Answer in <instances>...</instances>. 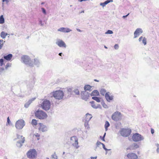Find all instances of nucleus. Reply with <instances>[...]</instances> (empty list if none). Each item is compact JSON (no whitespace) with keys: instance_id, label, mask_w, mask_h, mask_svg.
<instances>
[{"instance_id":"obj_32","label":"nucleus","mask_w":159,"mask_h":159,"mask_svg":"<svg viewBox=\"0 0 159 159\" xmlns=\"http://www.w3.org/2000/svg\"><path fill=\"white\" fill-rule=\"evenodd\" d=\"M106 92V90L104 89H102L100 91V94L103 96H104Z\"/></svg>"},{"instance_id":"obj_23","label":"nucleus","mask_w":159,"mask_h":159,"mask_svg":"<svg viewBox=\"0 0 159 159\" xmlns=\"http://www.w3.org/2000/svg\"><path fill=\"white\" fill-rule=\"evenodd\" d=\"M35 99V98H33L30 100L25 104V107L26 108H28L29 107L30 104L32 103V101H34Z\"/></svg>"},{"instance_id":"obj_60","label":"nucleus","mask_w":159,"mask_h":159,"mask_svg":"<svg viewBox=\"0 0 159 159\" xmlns=\"http://www.w3.org/2000/svg\"><path fill=\"white\" fill-rule=\"evenodd\" d=\"M106 133H105L103 136L102 137V139H104L105 138V135H106Z\"/></svg>"},{"instance_id":"obj_4","label":"nucleus","mask_w":159,"mask_h":159,"mask_svg":"<svg viewBox=\"0 0 159 159\" xmlns=\"http://www.w3.org/2000/svg\"><path fill=\"white\" fill-rule=\"evenodd\" d=\"M27 157L30 159H34L36 157L37 152L34 149H31L26 153Z\"/></svg>"},{"instance_id":"obj_56","label":"nucleus","mask_w":159,"mask_h":159,"mask_svg":"<svg viewBox=\"0 0 159 159\" xmlns=\"http://www.w3.org/2000/svg\"><path fill=\"white\" fill-rule=\"evenodd\" d=\"M129 13L127 15H126L125 16H123L122 17V18H126L129 15Z\"/></svg>"},{"instance_id":"obj_20","label":"nucleus","mask_w":159,"mask_h":159,"mask_svg":"<svg viewBox=\"0 0 159 159\" xmlns=\"http://www.w3.org/2000/svg\"><path fill=\"white\" fill-rule=\"evenodd\" d=\"M12 57L13 55L11 54H9L7 55H4L3 57V58L6 60L9 61L11 60Z\"/></svg>"},{"instance_id":"obj_8","label":"nucleus","mask_w":159,"mask_h":159,"mask_svg":"<svg viewBox=\"0 0 159 159\" xmlns=\"http://www.w3.org/2000/svg\"><path fill=\"white\" fill-rule=\"evenodd\" d=\"M51 103L49 101L47 100H44L41 104L42 108L45 111L49 110L50 107Z\"/></svg>"},{"instance_id":"obj_34","label":"nucleus","mask_w":159,"mask_h":159,"mask_svg":"<svg viewBox=\"0 0 159 159\" xmlns=\"http://www.w3.org/2000/svg\"><path fill=\"white\" fill-rule=\"evenodd\" d=\"M0 36L2 39H4L6 37V35H5V33L4 31H2L0 34Z\"/></svg>"},{"instance_id":"obj_53","label":"nucleus","mask_w":159,"mask_h":159,"mask_svg":"<svg viewBox=\"0 0 159 159\" xmlns=\"http://www.w3.org/2000/svg\"><path fill=\"white\" fill-rule=\"evenodd\" d=\"M34 135L35 136V137H40V134L37 133H35V134H34Z\"/></svg>"},{"instance_id":"obj_9","label":"nucleus","mask_w":159,"mask_h":159,"mask_svg":"<svg viewBox=\"0 0 159 159\" xmlns=\"http://www.w3.org/2000/svg\"><path fill=\"white\" fill-rule=\"evenodd\" d=\"M132 139L134 142H139L144 139V137L139 133H136L133 134L132 136Z\"/></svg>"},{"instance_id":"obj_48","label":"nucleus","mask_w":159,"mask_h":159,"mask_svg":"<svg viewBox=\"0 0 159 159\" xmlns=\"http://www.w3.org/2000/svg\"><path fill=\"white\" fill-rule=\"evenodd\" d=\"M102 144H103V143H101V142H100L99 141H98L97 142V143H96V144H97V146L98 147H99V145H102Z\"/></svg>"},{"instance_id":"obj_33","label":"nucleus","mask_w":159,"mask_h":159,"mask_svg":"<svg viewBox=\"0 0 159 159\" xmlns=\"http://www.w3.org/2000/svg\"><path fill=\"white\" fill-rule=\"evenodd\" d=\"M72 92L74 93L76 95H79L80 94L79 90L77 89H74L72 91Z\"/></svg>"},{"instance_id":"obj_27","label":"nucleus","mask_w":159,"mask_h":159,"mask_svg":"<svg viewBox=\"0 0 159 159\" xmlns=\"http://www.w3.org/2000/svg\"><path fill=\"white\" fill-rule=\"evenodd\" d=\"M94 102L93 101L90 102V103H91V106L93 108L95 109H97L100 106V105H96L94 104Z\"/></svg>"},{"instance_id":"obj_18","label":"nucleus","mask_w":159,"mask_h":159,"mask_svg":"<svg viewBox=\"0 0 159 159\" xmlns=\"http://www.w3.org/2000/svg\"><path fill=\"white\" fill-rule=\"evenodd\" d=\"M127 156L129 159H138L137 155L134 153H129L127 155Z\"/></svg>"},{"instance_id":"obj_44","label":"nucleus","mask_w":159,"mask_h":159,"mask_svg":"<svg viewBox=\"0 0 159 159\" xmlns=\"http://www.w3.org/2000/svg\"><path fill=\"white\" fill-rule=\"evenodd\" d=\"M41 9L43 14L44 15H46L47 14V12L45 9L43 7H42Z\"/></svg>"},{"instance_id":"obj_51","label":"nucleus","mask_w":159,"mask_h":159,"mask_svg":"<svg viewBox=\"0 0 159 159\" xmlns=\"http://www.w3.org/2000/svg\"><path fill=\"white\" fill-rule=\"evenodd\" d=\"M119 45L117 44H116L114 46V48L116 49H118L119 48Z\"/></svg>"},{"instance_id":"obj_64","label":"nucleus","mask_w":159,"mask_h":159,"mask_svg":"<svg viewBox=\"0 0 159 159\" xmlns=\"http://www.w3.org/2000/svg\"><path fill=\"white\" fill-rule=\"evenodd\" d=\"M94 81H96V82H99V80H96V79H95V80H94Z\"/></svg>"},{"instance_id":"obj_52","label":"nucleus","mask_w":159,"mask_h":159,"mask_svg":"<svg viewBox=\"0 0 159 159\" xmlns=\"http://www.w3.org/2000/svg\"><path fill=\"white\" fill-rule=\"evenodd\" d=\"M52 158H54L55 159H57V156H55V154L52 155L51 156Z\"/></svg>"},{"instance_id":"obj_58","label":"nucleus","mask_w":159,"mask_h":159,"mask_svg":"<svg viewBox=\"0 0 159 159\" xmlns=\"http://www.w3.org/2000/svg\"><path fill=\"white\" fill-rule=\"evenodd\" d=\"M5 69L4 68H0V72H2Z\"/></svg>"},{"instance_id":"obj_3","label":"nucleus","mask_w":159,"mask_h":159,"mask_svg":"<svg viewBox=\"0 0 159 159\" xmlns=\"http://www.w3.org/2000/svg\"><path fill=\"white\" fill-rule=\"evenodd\" d=\"M16 138L14 139V140H16L17 139H21V140H19L17 142L16 145L19 148H21L23 145V144L25 142V138L22 135H21L18 134H16Z\"/></svg>"},{"instance_id":"obj_59","label":"nucleus","mask_w":159,"mask_h":159,"mask_svg":"<svg viewBox=\"0 0 159 159\" xmlns=\"http://www.w3.org/2000/svg\"><path fill=\"white\" fill-rule=\"evenodd\" d=\"M91 159H97V157H90Z\"/></svg>"},{"instance_id":"obj_54","label":"nucleus","mask_w":159,"mask_h":159,"mask_svg":"<svg viewBox=\"0 0 159 159\" xmlns=\"http://www.w3.org/2000/svg\"><path fill=\"white\" fill-rule=\"evenodd\" d=\"M151 133L152 134H153L154 133V130L153 129H151Z\"/></svg>"},{"instance_id":"obj_24","label":"nucleus","mask_w":159,"mask_h":159,"mask_svg":"<svg viewBox=\"0 0 159 159\" xmlns=\"http://www.w3.org/2000/svg\"><path fill=\"white\" fill-rule=\"evenodd\" d=\"M92 86L89 84L85 85L84 87V91H90L92 90L91 89Z\"/></svg>"},{"instance_id":"obj_39","label":"nucleus","mask_w":159,"mask_h":159,"mask_svg":"<svg viewBox=\"0 0 159 159\" xmlns=\"http://www.w3.org/2000/svg\"><path fill=\"white\" fill-rule=\"evenodd\" d=\"M89 121H85L84 124V126L87 129L89 128Z\"/></svg>"},{"instance_id":"obj_38","label":"nucleus","mask_w":159,"mask_h":159,"mask_svg":"<svg viewBox=\"0 0 159 159\" xmlns=\"http://www.w3.org/2000/svg\"><path fill=\"white\" fill-rule=\"evenodd\" d=\"M12 125V123L11 122V121L9 117H8L7 118V125Z\"/></svg>"},{"instance_id":"obj_29","label":"nucleus","mask_w":159,"mask_h":159,"mask_svg":"<svg viewBox=\"0 0 159 159\" xmlns=\"http://www.w3.org/2000/svg\"><path fill=\"white\" fill-rule=\"evenodd\" d=\"M5 22L4 18L3 15H2L0 16V24H2Z\"/></svg>"},{"instance_id":"obj_15","label":"nucleus","mask_w":159,"mask_h":159,"mask_svg":"<svg viewBox=\"0 0 159 159\" xmlns=\"http://www.w3.org/2000/svg\"><path fill=\"white\" fill-rule=\"evenodd\" d=\"M139 147V145L136 143H134L131 145L127 148L126 149L128 150L130 149L131 150H135L137 148H138Z\"/></svg>"},{"instance_id":"obj_35","label":"nucleus","mask_w":159,"mask_h":159,"mask_svg":"<svg viewBox=\"0 0 159 159\" xmlns=\"http://www.w3.org/2000/svg\"><path fill=\"white\" fill-rule=\"evenodd\" d=\"M5 41L2 39H0V50L3 47L4 43H5Z\"/></svg>"},{"instance_id":"obj_42","label":"nucleus","mask_w":159,"mask_h":159,"mask_svg":"<svg viewBox=\"0 0 159 159\" xmlns=\"http://www.w3.org/2000/svg\"><path fill=\"white\" fill-rule=\"evenodd\" d=\"M55 91H53L52 92L50 93L48 95V96L50 97H54V98L55 96Z\"/></svg>"},{"instance_id":"obj_5","label":"nucleus","mask_w":159,"mask_h":159,"mask_svg":"<svg viewBox=\"0 0 159 159\" xmlns=\"http://www.w3.org/2000/svg\"><path fill=\"white\" fill-rule=\"evenodd\" d=\"M70 143L75 148L77 149L79 147L78 145V139L76 136H73L70 138Z\"/></svg>"},{"instance_id":"obj_40","label":"nucleus","mask_w":159,"mask_h":159,"mask_svg":"<svg viewBox=\"0 0 159 159\" xmlns=\"http://www.w3.org/2000/svg\"><path fill=\"white\" fill-rule=\"evenodd\" d=\"M142 43L144 45H146L147 44V39L145 37H143L142 40Z\"/></svg>"},{"instance_id":"obj_46","label":"nucleus","mask_w":159,"mask_h":159,"mask_svg":"<svg viewBox=\"0 0 159 159\" xmlns=\"http://www.w3.org/2000/svg\"><path fill=\"white\" fill-rule=\"evenodd\" d=\"M113 33V32L112 30H108L106 33V34H111Z\"/></svg>"},{"instance_id":"obj_21","label":"nucleus","mask_w":159,"mask_h":159,"mask_svg":"<svg viewBox=\"0 0 159 159\" xmlns=\"http://www.w3.org/2000/svg\"><path fill=\"white\" fill-rule=\"evenodd\" d=\"M58 31H60L63 33H68L70 32V29L66 28L61 27L57 30Z\"/></svg>"},{"instance_id":"obj_43","label":"nucleus","mask_w":159,"mask_h":159,"mask_svg":"<svg viewBox=\"0 0 159 159\" xmlns=\"http://www.w3.org/2000/svg\"><path fill=\"white\" fill-rule=\"evenodd\" d=\"M4 64V60L3 58H1L0 59V66H2Z\"/></svg>"},{"instance_id":"obj_7","label":"nucleus","mask_w":159,"mask_h":159,"mask_svg":"<svg viewBox=\"0 0 159 159\" xmlns=\"http://www.w3.org/2000/svg\"><path fill=\"white\" fill-rule=\"evenodd\" d=\"M25 122L22 119L19 120L15 123V126L16 129H22L25 125Z\"/></svg>"},{"instance_id":"obj_63","label":"nucleus","mask_w":159,"mask_h":159,"mask_svg":"<svg viewBox=\"0 0 159 159\" xmlns=\"http://www.w3.org/2000/svg\"><path fill=\"white\" fill-rule=\"evenodd\" d=\"M77 30L78 31H79V32H81V30L80 29H77Z\"/></svg>"},{"instance_id":"obj_13","label":"nucleus","mask_w":159,"mask_h":159,"mask_svg":"<svg viewBox=\"0 0 159 159\" xmlns=\"http://www.w3.org/2000/svg\"><path fill=\"white\" fill-rule=\"evenodd\" d=\"M34 83L33 82H29L27 83V94H30V93L32 89H33L34 87ZM26 91H25L26 92Z\"/></svg>"},{"instance_id":"obj_36","label":"nucleus","mask_w":159,"mask_h":159,"mask_svg":"<svg viewBox=\"0 0 159 159\" xmlns=\"http://www.w3.org/2000/svg\"><path fill=\"white\" fill-rule=\"evenodd\" d=\"M31 124L33 125H37V121L35 119H33L32 121Z\"/></svg>"},{"instance_id":"obj_28","label":"nucleus","mask_w":159,"mask_h":159,"mask_svg":"<svg viewBox=\"0 0 159 159\" xmlns=\"http://www.w3.org/2000/svg\"><path fill=\"white\" fill-rule=\"evenodd\" d=\"M34 64L37 67H39L40 64V62L39 60L36 58L34 59Z\"/></svg>"},{"instance_id":"obj_26","label":"nucleus","mask_w":159,"mask_h":159,"mask_svg":"<svg viewBox=\"0 0 159 159\" xmlns=\"http://www.w3.org/2000/svg\"><path fill=\"white\" fill-rule=\"evenodd\" d=\"M90 95L91 96H98L99 95V93L98 90H94L91 93H90Z\"/></svg>"},{"instance_id":"obj_57","label":"nucleus","mask_w":159,"mask_h":159,"mask_svg":"<svg viewBox=\"0 0 159 159\" xmlns=\"http://www.w3.org/2000/svg\"><path fill=\"white\" fill-rule=\"evenodd\" d=\"M143 38L142 36L140 37L139 39V41L140 42L141 41H142V39L143 40Z\"/></svg>"},{"instance_id":"obj_31","label":"nucleus","mask_w":159,"mask_h":159,"mask_svg":"<svg viewBox=\"0 0 159 159\" xmlns=\"http://www.w3.org/2000/svg\"><path fill=\"white\" fill-rule=\"evenodd\" d=\"M92 99L94 100H95L98 102H100V98L99 97L96 96H94L92 97Z\"/></svg>"},{"instance_id":"obj_12","label":"nucleus","mask_w":159,"mask_h":159,"mask_svg":"<svg viewBox=\"0 0 159 159\" xmlns=\"http://www.w3.org/2000/svg\"><path fill=\"white\" fill-rule=\"evenodd\" d=\"M80 94L82 99L86 101H87L89 99L90 95L89 93L84 91H82Z\"/></svg>"},{"instance_id":"obj_16","label":"nucleus","mask_w":159,"mask_h":159,"mask_svg":"<svg viewBox=\"0 0 159 159\" xmlns=\"http://www.w3.org/2000/svg\"><path fill=\"white\" fill-rule=\"evenodd\" d=\"M56 44L60 47L66 48V45L64 42L60 39L58 40L56 42Z\"/></svg>"},{"instance_id":"obj_1","label":"nucleus","mask_w":159,"mask_h":159,"mask_svg":"<svg viewBox=\"0 0 159 159\" xmlns=\"http://www.w3.org/2000/svg\"><path fill=\"white\" fill-rule=\"evenodd\" d=\"M21 61L26 65L30 67H33V61L31 60L30 57L28 56L24 55L21 57Z\"/></svg>"},{"instance_id":"obj_61","label":"nucleus","mask_w":159,"mask_h":159,"mask_svg":"<svg viewBox=\"0 0 159 159\" xmlns=\"http://www.w3.org/2000/svg\"><path fill=\"white\" fill-rule=\"evenodd\" d=\"M63 53L61 52V53H59V55L60 56H62V55H63Z\"/></svg>"},{"instance_id":"obj_45","label":"nucleus","mask_w":159,"mask_h":159,"mask_svg":"<svg viewBox=\"0 0 159 159\" xmlns=\"http://www.w3.org/2000/svg\"><path fill=\"white\" fill-rule=\"evenodd\" d=\"M102 105L103 107L105 108H108L107 106L103 102H102Z\"/></svg>"},{"instance_id":"obj_17","label":"nucleus","mask_w":159,"mask_h":159,"mask_svg":"<svg viewBox=\"0 0 159 159\" xmlns=\"http://www.w3.org/2000/svg\"><path fill=\"white\" fill-rule=\"evenodd\" d=\"M110 93L109 92H107L105 94V97L107 100L110 102L113 99L114 96L113 95L110 96Z\"/></svg>"},{"instance_id":"obj_10","label":"nucleus","mask_w":159,"mask_h":159,"mask_svg":"<svg viewBox=\"0 0 159 159\" xmlns=\"http://www.w3.org/2000/svg\"><path fill=\"white\" fill-rule=\"evenodd\" d=\"M54 98L57 99H61L62 98L64 93L62 91L57 90L55 91Z\"/></svg>"},{"instance_id":"obj_2","label":"nucleus","mask_w":159,"mask_h":159,"mask_svg":"<svg viewBox=\"0 0 159 159\" xmlns=\"http://www.w3.org/2000/svg\"><path fill=\"white\" fill-rule=\"evenodd\" d=\"M36 117L39 119H44L47 117V114L42 110H38L35 112Z\"/></svg>"},{"instance_id":"obj_6","label":"nucleus","mask_w":159,"mask_h":159,"mask_svg":"<svg viewBox=\"0 0 159 159\" xmlns=\"http://www.w3.org/2000/svg\"><path fill=\"white\" fill-rule=\"evenodd\" d=\"M121 114L118 111L114 113L112 115L111 118L113 120L115 121H118L121 119Z\"/></svg>"},{"instance_id":"obj_55","label":"nucleus","mask_w":159,"mask_h":159,"mask_svg":"<svg viewBox=\"0 0 159 159\" xmlns=\"http://www.w3.org/2000/svg\"><path fill=\"white\" fill-rule=\"evenodd\" d=\"M100 5L103 7L105 6V5L104 4L103 2H101L100 3Z\"/></svg>"},{"instance_id":"obj_11","label":"nucleus","mask_w":159,"mask_h":159,"mask_svg":"<svg viewBox=\"0 0 159 159\" xmlns=\"http://www.w3.org/2000/svg\"><path fill=\"white\" fill-rule=\"evenodd\" d=\"M131 132V130L129 129H123L120 131V133L122 136L127 137L130 135Z\"/></svg>"},{"instance_id":"obj_50","label":"nucleus","mask_w":159,"mask_h":159,"mask_svg":"<svg viewBox=\"0 0 159 159\" xmlns=\"http://www.w3.org/2000/svg\"><path fill=\"white\" fill-rule=\"evenodd\" d=\"M102 147H103V148L105 150V151H108V150H111L110 149H107V148H106L105 147V145L103 143V144H102Z\"/></svg>"},{"instance_id":"obj_41","label":"nucleus","mask_w":159,"mask_h":159,"mask_svg":"<svg viewBox=\"0 0 159 159\" xmlns=\"http://www.w3.org/2000/svg\"><path fill=\"white\" fill-rule=\"evenodd\" d=\"M39 24L41 26L44 25V23L42 22V21L40 19H39Z\"/></svg>"},{"instance_id":"obj_47","label":"nucleus","mask_w":159,"mask_h":159,"mask_svg":"<svg viewBox=\"0 0 159 159\" xmlns=\"http://www.w3.org/2000/svg\"><path fill=\"white\" fill-rule=\"evenodd\" d=\"M156 146L157 147V152L158 153H159V144L157 143L156 144Z\"/></svg>"},{"instance_id":"obj_14","label":"nucleus","mask_w":159,"mask_h":159,"mask_svg":"<svg viewBox=\"0 0 159 159\" xmlns=\"http://www.w3.org/2000/svg\"><path fill=\"white\" fill-rule=\"evenodd\" d=\"M39 124L40 126L39 128V131H41L43 132L47 131L48 128L46 125H44L41 123H39Z\"/></svg>"},{"instance_id":"obj_30","label":"nucleus","mask_w":159,"mask_h":159,"mask_svg":"<svg viewBox=\"0 0 159 159\" xmlns=\"http://www.w3.org/2000/svg\"><path fill=\"white\" fill-rule=\"evenodd\" d=\"M110 124L109 122L107 121H106L104 126L106 131L107 130L108 128L110 126Z\"/></svg>"},{"instance_id":"obj_25","label":"nucleus","mask_w":159,"mask_h":159,"mask_svg":"<svg viewBox=\"0 0 159 159\" xmlns=\"http://www.w3.org/2000/svg\"><path fill=\"white\" fill-rule=\"evenodd\" d=\"M92 115L89 113H87L86 115L85 121H89L92 118Z\"/></svg>"},{"instance_id":"obj_19","label":"nucleus","mask_w":159,"mask_h":159,"mask_svg":"<svg viewBox=\"0 0 159 159\" xmlns=\"http://www.w3.org/2000/svg\"><path fill=\"white\" fill-rule=\"evenodd\" d=\"M143 32L141 28H137L135 31L134 33V38H136L138 36H139L140 34L142 33Z\"/></svg>"},{"instance_id":"obj_37","label":"nucleus","mask_w":159,"mask_h":159,"mask_svg":"<svg viewBox=\"0 0 159 159\" xmlns=\"http://www.w3.org/2000/svg\"><path fill=\"white\" fill-rule=\"evenodd\" d=\"M11 66V63L9 62L7 63L5 66V68L7 70L8 67H10Z\"/></svg>"},{"instance_id":"obj_62","label":"nucleus","mask_w":159,"mask_h":159,"mask_svg":"<svg viewBox=\"0 0 159 159\" xmlns=\"http://www.w3.org/2000/svg\"><path fill=\"white\" fill-rule=\"evenodd\" d=\"M100 139H101L103 141H105V139H102V137L101 136H100Z\"/></svg>"},{"instance_id":"obj_49","label":"nucleus","mask_w":159,"mask_h":159,"mask_svg":"<svg viewBox=\"0 0 159 159\" xmlns=\"http://www.w3.org/2000/svg\"><path fill=\"white\" fill-rule=\"evenodd\" d=\"M113 2V0H107L105 2H106V4H107L108 3L110 2Z\"/></svg>"},{"instance_id":"obj_22","label":"nucleus","mask_w":159,"mask_h":159,"mask_svg":"<svg viewBox=\"0 0 159 159\" xmlns=\"http://www.w3.org/2000/svg\"><path fill=\"white\" fill-rule=\"evenodd\" d=\"M69 134L68 133H66L64 138V141L67 143L69 144Z\"/></svg>"}]
</instances>
